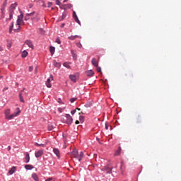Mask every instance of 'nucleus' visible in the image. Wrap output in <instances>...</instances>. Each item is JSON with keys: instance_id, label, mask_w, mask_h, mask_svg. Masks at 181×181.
I'll return each instance as SVG.
<instances>
[{"instance_id": "obj_34", "label": "nucleus", "mask_w": 181, "mask_h": 181, "mask_svg": "<svg viewBox=\"0 0 181 181\" xmlns=\"http://www.w3.org/2000/svg\"><path fill=\"white\" fill-rule=\"evenodd\" d=\"M14 13H12V12H9V21H11L12 18H13V15Z\"/></svg>"}, {"instance_id": "obj_33", "label": "nucleus", "mask_w": 181, "mask_h": 181, "mask_svg": "<svg viewBox=\"0 0 181 181\" xmlns=\"http://www.w3.org/2000/svg\"><path fill=\"white\" fill-rule=\"evenodd\" d=\"M45 84L47 88H52V83L50 82L46 81Z\"/></svg>"}, {"instance_id": "obj_30", "label": "nucleus", "mask_w": 181, "mask_h": 181, "mask_svg": "<svg viewBox=\"0 0 181 181\" xmlns=\"http://www.w3.org/2000/svg\"><path fill=\"white\" fill-rule=\"evenodd\" d=\"M54 127L52 124H48V130L49 131H53Z\"/></svg>"}, {"instance_id": "obj_55", "label": "nucleus", "mask_w": 181, "mask_h": 181, "mask_svg": "<svg viewBox=\"0 0 181 181\" xmlns=\"http://www.w3.org/2000/svg\"><path fill=\"white\" fill-rule=\"evenodd\" d=\"M64 26H65V24L62 23V25H61V28H63Z\"/></svg>"}, {"instance_id": "obj_1", "label": "nucleus", "mask_w": 181, "mask_h": 181, "mask_svg": "<svg viewBox=\"0 0 181 181\" xmlns=\"http://www.w3.org/2000/svg\"><path fill=\"white\" fill-rule=\"evenodd\" d=\"M20 12H21V15L18 16L16 28L13 29V31L15 33H18L19 30L21 29V23H23V25L25 24V23L23 21V13L21 11Z\"/></svg>"}, {"instance_id": "obj_40", "label": "nucleus", "mask_w": 181, "mask_h": 181, "mask_svg": "<svg viewBox=\"0 0 181 181\" xmlns=\"http://www.w3.org/2000/svg\"><path fill=\"white\" fill-rule=\"evenodd\" d=\"M76 23H78L79 25H81V21H79L78 18L77 19L74 20Z\"/></svg>"}, {"instance_id": "obj_63", "label": "nucleus", "mask_w": 181, "mask_h": 181, "mask_svg": "<svg viewBox=\"0 0 181 181\" xmlns=\"http://www.w3.org/2000/svg\"><path fill=\"white\" fill-rule=\"evenodd\" d=\"M8 21H10L8 18H6V22Z\"/></svg>"}, {"instance_id": "obj_28", "label": "nucleus", "mask_w": 181, "mask_h": 181, "mask_svg": "<svg viewBox=\"0 0 181 181\" xmlns=\"http://www.w3.org/2000/svg\"><path fill=\"white\" fill-rule=\"evenodd\" d=\"M64 66L68 68V69H71V66L69 65V64L68 62H64L63 64Z\"/></svg>"}, {"instance_id": "obj_45", "label": "nucleus", "mask_w": 181, "mask_h": 181, "mask_svg": "<svg viewBox=\"0 0 181 181\" xmlns=\"http://www.w3.org/2000/svg\"><path fill=\"white\" fill-rule=\"evenodd\" d=\"M97 71H98V73L101 72V67H98L97 68Z\"/></svg>"}, {"instance_id": "obj_38", "label": "nucleus", "mask_w": 181, "mask_h": 181, "mask_svg": "<svg viewBox=\"0 0 181 181\" xmlns=\"http://www.w3.org/2000/svg\"><path fill=\"white\" fill-rule=\"evenodd\" d=\"M56 42H57V44H59V45L61 44V40H60L59 37H57V38H56Z\"/></svg>"}, {"instance_id": "obj_48", "label": "nucleus", "mask_w": 181, "mask_h": 181, "mask_svg": "<svg viewBox=\"0 0 181 181\" xmlns=\"http://www.w3.org/2000/svg\"><path fill=\"white\" fill-rule=\"evenodd\" d=\"M66 16V13H64L62 14V19H64Z\"/></svg>"}, {"instance_id": "obj_21", "label": "nucleus", "mask_w": 181, "mask_h": 181, "mask_svg": "<svg viewBox=\"0 0 181 181\" xmlns=\"http://www.w3.org/2000/svg\"><path fill=\"white\" fill-rule=\"evenodd\" d=\"M30 158L29 153L25 154V163H28L30 162Z\"/></svg>"}, {"instance_id": "obj_27", "label": "nucleus", "mask_w": 181, "mask_h": 181, "mask_svg": "<svg viewBox=\"0 0 181 181\" xmlns=\"http://www.w3.org/2000/svg\"><path fill=\"white\" fill-rule=\"evenodd\" d=\"M13 22L11 23V25H10V28H9V33H12V31L13 30Z\"/></svg>"}, {"instance_id": "obj_5", "label": "nucleus", "mask_w": 181, "mask_h": 181, "mask_svg": "<svg viewBox=\"0 0 181 181\" xmlns=\"http://www.w3.org/2000/svg\"><path fill=\"white\" fill-rule=\"evenodd\" d=\"M102 170L106 171V173L107 175H110V173H112V168H109L107 165V166H105Z\"/></svg>"}, {"instance_id": "obj_25", "label": "nucleus", "mask_w": 181, "mask_h": 181, "mask_svg": "<svg viewBox=\"0 0 181 181\" xmlns=\"http://www.w3.org/2000/svg\"><path fill=\"white\" fill-rule=\"evenodd\" d=\"M49 51H50L51 54L53 55L54 54V52H55L54 47H50Z\"/></svg>"}, {"instance_id": "obj_50", "label": "nucleus", "mask_w": 181, "mask_h": 181, "mask_svg": "<svg viewBox=\"0 0 181 181\" xmlns=\"http://www.w3.org/2000/svg\"><path fill=\"white\" fill-rule=\"evenodd\" d=\"M76 112V110H74L71 112V113L74 115Z\"/></svg>"}, {"instance_id": "obj_12", "label": "nucleus", "mask_w": 181, "mask_h": 181, "mask_svg": "<svg viewBox=\"0 0 181 181\" xmlns=\"http://www.w3.org/2000/svg\"><path fill=\"white\" fill-rule=\"evenodd\" d=\"M72 156H74V158H76V157H77V156L78 155V151L77 150V148H74L73 152L71 153Z\"/></svg>"}, {"instance_id": "obj_51", "label": "nucleus", "mask_w": 181, "mask_h": 181, "mask_svg": "<svg viewBox=\"0 0 181 181\" xmlns=\"http://www.w3.org/2000/svg\"><path fill=\"white\" fill-rule=\"evenodd\" d=\"M1 13L2 14H4V7H2L1 8Z\"/></svg>"}, {"instance_id": "obj_57", "label": "nucleus", "mask_w": 181, "mask_h": 181, "mask_svg": "<svg viewBox=\"0 0 181 181\" xmlns=\"http://www.w3.org/2000/svg\"><path fill=\"white\" fill-rule=\"evenodd\" d=\"M4 8L6 6V2L3 4Z\"/></svg>"}, {"instance_id": "obj_60", "label": "nucleus", "mask_w": 181, "mask_h": 181, "mask_svg": "<svg viewBox=\"0 0 181 181\" xmlns=\"http://www.w3.org/2000/svg\"><path fill=\"white\" fill-rule=\"evenodd\" d=\"M42 6H43V7H46L45 4H44V3H43Z\"/></svg>"}, {"instance_id": "obj_58", "label": "nucleus", "mask_w": 181, "mask_h": 181, "mask_svg": "<svg viewBox=\"0 0 181 181\" xmlns=\"http://www.w3.org/2000/svg\"><path fill=\"white\" fill-rule=\"evenodd\" d=\"M105 129L107 130L108 129V127L107 125H105Z\"/></svg>"}, {"instance_id": "obj_8", "label": "nucleus", "mask_w": 181, "mask_h": 181, "mask_svg": "<svg viewBox=\"0 0 181 181\" xmlns=\"http://www.w3.org/2000/svg\"><path fill=\"white\" fill-rule=\"evenodd\" d=\"M84 157V153L83 151H81L79 155L76 156L75 158L78 159V162H81L83 158Z\"/></svg>"}, {"instance_id": "obj_13", "label": "nucleus", "mask_w": 181, "mask_h": 181, "mask_svg": "<svg viewBox=\"0 0 181 181\" xmlns=\"http://www.w3.org/2000/svg\"><path fill=\"white\" fill-rule=\"evenodd\" d=\"M69 78L71 79V81H73L74 83H76L77 81V78L76 76V75H72L71 74L69 76Z\"/></svg>"}, {"instance_id": "obj_41", "label": "nucleus", "mask_w": 181, "mask_h": 181, "mask_svg": "<svg viewBox=\"0 0 181 181\" xmlns=\"http://www.w3.org/2000/svg\"><path fill=\"white\" fill-rule=\"evenodd\" d=\"M60 8H61V9L66 10L65 4H63V5L60 6Z\"/></svg>"}, {"instance_id": "obj_52", "label": "nucleus", "mask_w": 181, "mask_h": 181, "mask_svg": "<svg viewBox=\"0 0 181 181\" xmlns=\"http://www.w3.org/2000/svg\"><path fill=\"white\" fill-rule=\"evenodd\" d=\"M7 149H8V151H10L11 149V146H8Z\"/></svg>"}, {"instance_id": "obj_59", "label": "nucleus", "mask_w": 181, "mask_h": 181, "mask_svg": "<svg viewBox=\"0 0 181 181\" xmlns=\"http://www.w3.org/2000/svg\"><path fill=\"white\" fill-rule=\"evenodd\" d=\"M69 0H64V3L67 2Z\"/></svg>"}, {"instance_id": "obj_26", "label": "nucleus", "mask_w": 181, "mask_h": 181, "mask_svg": "<svg viewBox=\"0 0 181 181\" xmlns=\"http://www.w3.org/2000/svg\"><path fill=\"white\" fill-rule=\"evenodd\" d=\"M35 146H42V147H45V144H39L37 142H35Z\"/></svg>"}, {"instance_id": "obj_42", "label": "nucleus", "mask_w": 181, "mask_h": 181, "mask_svg": "<svg viewBox=\"0 0 181 181\" xmlns=\"http://www.w3.org/2000/svg\"><path fill=\"white\" fill-rule=\"evenodd\" d=\"M52 5H53V3L52 2H49L47 7L50 8V7H52Z\"/></svg>"}, {"instance_id": "obj_2", "label": "nucleus", "mask_w": 181, "mask_h": 181, "mask_svg": "<svg viewBox=\"0 0 181 181\" xmlns=\"http://www.w3.org/2000/svg\"><path fill=\"white\" fill-rule=\"evenodd\" d=\"M61 121L64 124H68V125H71L73 122V118L69 114H66L65 116L61 118Z\"/></svg>"}, {"instance_id": "obj_6", "label": "nucleus", "mask_w": 181, "mask_h": 181, "mask_svg": "<svg viewBox=\"0 0 181 181\" xmlns=\"http://www.w3.org/2000/svg\"><path fill=\"white\" fill-rule=\"evenodd\" d=\"M20 113H21V111H18V112H14L13 114L11 115H9V116L7 117V119L11 120L13 117H17Z\"/></svg>"}, {"instance_id": "obj_15", "label": "nucleus", "mask_w": 181, "mask_h": 181, "mask_svg": "<svg viewBox=\"0 0 181 181\" xmlns=\"http://www.w3.org/2000/svg\"><path fill=\"white\" fill-rule=\"evenodd\" d=\"M91 63L93 66L98 67V62H97V59L95 58H93Z\"/></svg>"}, {"instance_id": "obj_46", "label": "nucleus", "mask_w": 181, "mask_h": 181, "mask_svg": "<svg viewBox=\"0 0 181 181\" xmlns=\"http://www.w3.org/2000/svg\"><path fill=\"white\" fill-rule=\"evenodd\" d=\"M33 66H29L28 71H33Z\"/></svg>"}, {"instance_id": "obj_31", "label": "nucleus", "mask_w": 181, "mask_h": 181, "mask_svg": "<svg viewBox=\"0 0 181 181\" xmlns=\"http://www.w3.org/2000/svg\"><path fill=\"white\" fill-rule=\"evenodd\" d=\"M53 81V75H50L49 76V78H47V81L46 82H49Z\"/></svg>"}, {"instance_id": "obj_9", "label": "nucleus", "mask_w": 181, "mask_h": 181, "mask_svg": "<svg viewBox=\"0 0 181 181\" xmlns=\"http://www.w3.org/2000/svg\"><path fill=\"white\" fill-rule=\"evenodd\" d=\"M16 6H17L16 4H11V6H10V8H9V12L14 13V10L16 9Z\"/></svg>"}, {"instance_id": "obj_18", "label": "nucleus", "mask_w": 181, "mask_h": 181, "mask_svg": "<svg viewBox=\"0 0 181 181\" xmlns=\"http://www.w3.org/2000/svg\"><path fill=\"white\" fill-rule=\"evenodd\" d=\"M10 113H11V111L9 109L6 110L5 111V117H6V119H8V117L10 116Z\"/></svg>"}, {"instance_id": "obj_17", "label": "nucleus", "mask_w": 181, "mask_h": 181, "mask_svg": "<svg viewBox=\"0 0 181 181\" xmlns=\"http://www.w3.org/2000/svg\"><path fill=\"white\" fill-rule=\"evenodd\" d=\"M121 151H122L121 147H118V149L116 150V152H115V156H119L120 153H121Z\"/></svg>"}, {"instance_id": "obj_56", "label": "nucleus", "mask_w": 181, "mask_h": 181, "mask_svg": "<svg viewBox=\"0 0 181 181\" xmlns=\"http://www.w3.org/2000/svg\"><path fill=\"white\" fill-rule=\"evenodd\" d=\"M3 51V48H2V47H1V45H0V52H2Z\"/></svg>"}, {"instance_id": "obj_62", "label": "nucleus", "mask_w": 181, "mask_h": 181, "mask_svg": "<svg viewBox=\"0 0 181 181\" xmlns=\"http://www.w3.org/2000/svg\"><path fill=\"white\" fill-rule=\"evenodd\" d=\"M11 45H8V47L10 48Z\"/></svg>"}, {"instance_id": "obj_22", "label": "nucleus", "mask_w": 181, "mask_h": 181, "mask_svg": "<svg viewBox=\"0 0 181 181\" xmlns=\"http://www.w3.org/2000/svg\"><path fill=\"white\" fill-rule=\"evenodd\" d=\"M53 64L55 67L60 68L61 64L59 62H57L55 60L53 62Z\"/></svg>"}, {"instance_id": "obj_29", "label": "nucleus", "mask_w": 181, "mask_h": 181, "mask_svg": "<svg viewBox=\"0 0 181 181\" xmlns=\"http://www.w3.org/2000/svg\"><path fill=\"white\" fill-rule=\"evenodd\" d=\"M19 98H20V100H21L22 103H25V100H24L23 96H22V93H19Z\"/></svg>"}, {"instance_id": "obj_16", "label": "nucleus", "mask_w": 181, "mask_h": 181, "mask_svg": "<svg viewBox=\"0 0 181 181\" xmlns=\"http://www.w3.org/2000/svg\"><path fill=\"white\" fill-rule=\"evenodd\" d=\"M93 106V103L92 102H87L86 105H84V107L88 108V107H91Z\"/></svg>"}, {"instance_id": "obj_54", "label": "nucleus", "mask_w": 181, "mask_h": 181, "mask_svg": "<svg viewBox=\"0 0 181 181\" xmlns=\"http://www.w3.org/2000/svg\"><path fill=\"white\" fill-rule=\"evenodd\" d=\"M71 52L72 55L76 54L74 53V50H71Z\"/></svg>"}, {"instance_id": "obj_37", "label": "nucleus", "mask_w": 181, "mask_h": 181, "mask_svg": "<svg viewBox=\"0 0 181 181\" xmlns=\"http://www.w3.org/2000/svg\"><path fill=\"white\" fill-rule=\"evenodd\" d=\"M77 100V98H71V99L70 100V102L71 103H74L76 100Z\"/></svg>"}, {"instance_id": "obj_47", "label": "nucleus", "mask_w": 181, "mask_h": 181, "mask_svg": "<svg viewBox=\"0 0 181 181\" xmlns=\"http://www.w3.org/2000/svg\"><path fill=\"white\" fill-rule=\"evenodd\" d=\"M56 4L58 5V6H60L61 3L59 0H57L56 1Z\"/></svg>"}, {"instance_id": "obj_35", "label": "nucleus", "mask_w": 181, "mask_h": 181, "mask_svg": "<svg viewBox=\"0 0 181 181\" xmlns=\"http://www.w3.org/2000/svg\"><path fill=\"white\" fill-rule=\"evenodd\" d=\"M79 121L80 122H84V117L79 116Z\"/></svg>"}, {"instance_id": "obj_49", "label": "nucleus", "mask_w": 181, "mask_h": 181, "mask_svg": "<svg viewBox=\"0 0 181 181\" xmlns=\"http://www.w3.org/2000/svg\"><path fill=\"white\" fill-rule=\"evenodd\" d=\"M31 19H33V21H39V18H35V17H31Z\"/></svg>"}, {"instance_id": "obj_10", "label": "nucleus", "mask_w": 181, "mask_h": 181, "mask_svg": "<svg viewBox=\"0 0 181 181\" xmlns=\"http://www.w3.org/2000/svg\"><path fill=\"white\" fill-rule=\"evenodd\" d=\"M95 74L94 71L93 70H89V71H87L86 72V75L88 76V77H92Z\"/></svg>"}, {"instance_id": "obj_20", "label": "nucleus", "mask_w": 181, "mask_h": 181, "mask_svg": "<svg viewBox=\"0 0 181 181\" xmlns=\"http://www.w3.org/2000/svg\"><path fill=\"white\" fill-rule=\"evenodd\" d=\"M24 168H25L26 170H32L34 168V166H33L32 165H25V166H24Z\"/></svg>"}, {"instance_id": "obj_3", "label": "nucleus", "mask_w": 181, "mask_h": 181, "mask_svg": "<svg viewBox=\"0 0 181 181\" xmlns=\"http://www.w3.org/2000/svg\"><path fill=\"white\" fill-rule=\"evenodd\" d=\"M33 15H35L36 17L38 16V13H36L35 12H31L25 15V17H24V21H29L30 16H33Z\"/></svg>"}, {"instance_id": "obj_36", "label": "nucleus", "mask_w": 181, "mask_h": 181, "mask_svg": "<svg viewBox=\"0 0 181 181\" xmlns=\"http://www.w3.org/2000/svg\"><path fill=\"white\" fill-rule=\"evenodd\" d=\"M75 39H76V36H74V35H71V36L69 37V40H74Z\"/></svg>"}, {"instance_id": "obj_44", "label": "nucleus", "mask_w": 181, "mask_h": 181, "mask_svg": "<svg viewBox=\"0 0 181 181\" xmlns=\"http://www.w3.org/2000/svg\"><path fill=\"white\" fill-rule=\"evenodd\" d=\"M73 57H74V59H75V60L77 59V55L76 54H73Z\"/></svg>"}, {"instance_id": "obj_39", "label": "nucleus", "mask_w": 181, "mask_h": 181, "mask_svg": "<svg viewBox=\"0 0 181 181\" xmlns=\"http://www.w3.org/2000/svg\"><path fill=\"white\" fill-rule=\"evenodd\" d=\"M76 47H78V48H81L82 44H81V42H76Z\"/></svg>"}, {"instance_id": "obj_32", "label": "nucleus", "mask_w": 181, "mask_h": 181, "mask_svg": "<svg viewBox=\"0 0 181 181\" xmlns=\"http://www.w3.org/2000/svg\"><path fill=\"white\" fill-rule=\"evenodd\" d=\"M73 17H74V20H75V19L77 20V18H78V17L77 16V14H76V11H74V12H73Z\"/></svg>"}, {"instance_id": "obj_11", "label": "nucleus", "mask_w": 181, "mask_h": 181, "mask_svg": "<svg viewBox=\"0 0 181 181\" xmlns=\"http://www.w3.org/2000/svg\"><path fill=\"white\" fill-rule=\"evenodd\" d=\"M54 153L57 156L58 158H60V152L59 148H53Z\"/></svg>"}, {"instance_id": "obj_64", "label": "nucleus", "mask_w": 181, "mask_h": 181, "mask_svg": "<svg viewBox=\"0 0 181 181\" xmlns=\"http://www.w3.org/2000/svg\"><path fill=\"white\" fill-rule=\"evenodd\" d=\"M76 110H81V109H78V108H76Z\"/></svg>"}, {"instance_id": "obj_4", "label": "nucleus", "mask_w": 181, "mask_h": 181, "mask_svg": "<svg viewBox=\"0 0 181 181\" xmlns=\"http://www.w3.org/2000/svg\"><path fill=\"white\" fill-rule=\"evenodd\" d=\"M24 44L27 45L28 47H29L30 48H31L32 49H33L34 48V45L33 44V42L30 40H26L24 42Z\"/></svg>"}, {"instance_id": "obj_14", "label": "nucleus", "mask_w": 181, "mask_h": 181, "mask_svg": "<svg viewBox=\"0 0 181 181\" xmlns=\"http://www.w3.org/2000/svg\"><path fill=\"white\" fill-rule=\"evenodd\" d=\"M32 178L34 181H40L38 175L36 173L32 174Z\"/></svg>"}, {"instance_id": "obj_24", "label": "nucleus", "mask_w": 181, "mask_h": 181, "mask_svg": "<svg viewBox=\"0 0 181 181\" xmlns=\"http://www.w3.org/2000/svg\"><path fill=\"white\" fill-rule=\"evenodd\" d=\"M73 7V5L71 4H65V10L70 9Z\"/></svg>"}, {"instance_id": "obj_7", "label": "nucleus", "mask_w": 181, "mask_h": 181, "mask_svg": "<svg viewBox=\"0 0 181 181\" xmlns=\"http://www.w3.org/2000/svg\"><path fill=\"white\" fill-rule=\"evenodd\" d=\"M44 154L43 150H38L37 152L35 153V156L38 158L41 157Z\"/></svg>"}, {"instance_id": "obj_19", "label": "nucleus", "mask_w": 181, "mask_h": 181, "mask_svg": "<svg viewBox=\"0 0 181 181\" xmlns=\"http://www.w3.org/2000/svg\"><path fill=\"white\" fill-rule=\"evenodd\" d=\"M16 172V167L11 168V169L8 171L9 175H13Z\"/></svg>"}, {"instance_id": "obj_53", "label": "nucleus", "mask_w": 181, "mask_h": 181, "mask_svg": "<svg viewBox=\"0 0 181 181\" xmlns=\"http://www.w3.org/2000/svg\"><path fill=\"white\" fill-rule=\"evenodd\" d=\"M79 121L78 120H76V122H75V124H76V125H78L79 124Z\"/></svg>"}, {"instance_id": "obj_61", "label": "nucleus", "mask_w": 181, "mask_h": 181, "mask_svg": "<svg viewBox=\"0 0 181 181\" xmlns=\"http://www.w3.org/2000/svg\"><path fill=\"white\" fill-rule=\"evenodd\" d=\"M3 78V76H0V79H2Z\"/></svg>"}, {"instance_id": "obj_23", "label": "nucleus", "mask_w": 181, "mask_h": 181, "mask_svg": "<svg viewBox=\"0 0 181 181\" xmlns=\"http://www.w3.org/2000/svg\"><path fill=\"white\" fill-rule=\"evenodd\" d=\"M28 55V52L26 50L23 51L22 57L25 58Z\"/></svg>"}, {"instance_id": "obj_43", "label": "nucleus", "mask_w": 181, "mask_h": 181, "mask_svg": "<svg viewBox=\"0 0 181 181\" xmlns=\"http://www.w3.org/2000/svg\"><path fill=\"white\" fill-rule=\"evenodd\" d=\"M74 37H75V38H76V37L80 38V39H81V38H82V37H81V36L78 35H74Z\"/></svg>"}]
</instances>
